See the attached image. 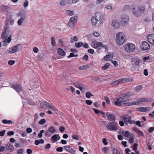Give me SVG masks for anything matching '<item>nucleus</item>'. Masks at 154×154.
Listing matches in <instances>:
<instances>
[{
	"mask_svg": "<svg viewBox=\"0 0 154 154\" xmlns=\"http://www.w3.org/2000/svg\"><path fill=\"white\" fill-rule=\"evenodd\" d=\"M131 11L133 14L136 17H140L141 16L142 14L137 10H136L135 8H133Z\"/></svg>",
	"mask_w": 154,
	"mask_h": 154,
	"instance_id": "obj_17",
	"label": "nucleus"
},
{
	"mask_svg": "<svg viewBox=\"0 0 154 154\" xmlns=\"http://www.w3.org/2000/svg\"><path fill=\"white\" fill-rule=\"evenodd\" d=\"M45 132V130H42L40 131V132L39 133L38 135V137L39 138H41L42 136V134L43 133H44Z\"/></svg>",
	"mask_w": 154,
	"mask_h": 154,
	"instance_id": "obj_49",
	"label": "nucleus"
},
{
	"mask_svg": "<svg viewBox=\"0 0 154 154\" xmlns=\"http://www.w3.org/2000/svg\"><path fill=\"white\" fill-rule=\"evenodd\" d=\"M147 40L149 42L154 45V35H148L147 36Z\"/></svg>",
	"mask_w": 154,
	"mask_h": 154,
	"instance_id": "obj_19",
	"label": "nucleus"
},
{
	"mask_svg": "<svg viewBox=\"0 0 154 154\" xmlns=\"http://www.w3.org/2000/svg\"><path fill=\"white\" fill-rule=\"evenodd\" d=\"M64 148L66 151L69 152L70 153L73 154L75 152L73 149H72L70 146H64Z\"/></svg>",
	"mask_w": 154,
	"mask_h": 154,
	"instance_id": "obj_22",
	"label": "nucleus"
},
{
	"mask_svg": "<svg viewBox=\"0 0 154 154\" xmlns=\"http://www.w3.org/2000/svg\"><path fill=\"white\" fill-rule=\"evenodd\" d=\"M0 8L1 11L3 12L7 11L10 8L8 6L5 5H3L1 6Z\"/></svg>",
	"mask_w": 154,
	"mask_h": 154,
	"instance_id": "obj_26",
	"label": "nucleus"
},
{
	"mask_svg": "<svg viewBox=\"0 0 154 154\" xmlns=\"http://www.w3.org/2000/svg\"><path fill=\"white\" fill-rule=\"evenodd\" d=\"M6 149L9 150L11 152H13L14 150L13 146L10 143H8L7 144Z\"/></svg>",
	"mask_w": 154,
	"mask_h": 154,
	"instance_id": "obj_27",
	"label": "nucleus"
},
{
	"mask_svg": "<svg viewBox=\"0 0 154 154\" xmlns=\"http://www.w3.org/2000/svg\"><path fill=\"white\" fill-rule=\"evenodd\" d=\"M1 38L2 39V42L4 43V46H7L8 43H10L12 40V35H10L7 38V37L10 32V30H9V27L8 24L6 23L5 26L3 28Z\"/></svg>",
	"mask_w": 154,
	"mask_h": 154,
	"instance_id": "obj_1",
	"label": "nucleus"
},
{
	"mask_svg": "<svg viewBox=\"0 0 154 154\" xmlns=\"http://www.w3.org/2000/svg\"><path fill=\"white\" fill-rule=\"evenodd\" d=\"M106 116L109 120L111 121H115L116 120L115 116L112 114H107Z\"/></svg>",
	"mask_w": 154,
	"mask_h": 154,
	"instance_id": "obj_25",
	"label": "nucleus"
},
{
	"mask_svg": "<svg viewBox=\"0 0 154 154\" xmlns=\"http://www.w3.org/2000/svg\"><path fill=\"white\" fill-rule=\"evenodd\" d=\"M73 85L75 87L78 88L80 86H82V83L79 82H74Z\"/></svg>",
	"mask_w": 154,
	"mask_h": 154,
	"instance_id": "obj_40",
	"label": "nucleus"
},
{
	"mask_svg": "<svg viewBox=\"0 0 154 154\" xmlns=\"http://www.w3.org/2000/svg\"><path fill=\"white\" fill-rule=\"evenodd\" d=\"M93 96V95L89 92H87L85 93V96L88 98H90L91 97Z\"/></svg>",
	"mask_w": 154,
	"mask_h": 154,
	"instance_id": "obj_44",
	"label": "nucleus"
},
{
	"mask_svg": "<svg viewBox=\"0 0 154 154\" xmlns=\"http://www.w3.org/2000/svg\"><path fill=\"white\" fill-rule=\"evenodd\" d=\"M120 21L122 24H127L129 21V17L126 15H123L121 17Z\"/></svg>",
	"mask_w": 154,
	"mask_h": 154,
	"instance_id": "obj_13",
	"label": "nucleus"
},
{
	"mask_svg": "<svg viewBox=\"0 0 154 154\" xmlns=\"http://www.w3.org/2000/svg\"><path fill=\"white\" fill-rule=\"evenodd\" d=\"M122 134L128 140L129 143H133L135 139V136L134 134L130 133L128 131L124 132H122Z\"/></svg>",
	"mask_w": 154,
	"mask_h": 154,
	"instance_id": "obj_3",
	"label": "nucleus"
},
{
	"mask_svg": "<svg viewBox=\"0 0 154 154\" xmlns=\"http://www.w3.org/2000/svg\"><path fill=\"white\" fill-rule=\"evenodd\" d=\"M77 22V17L75 16L72 17L69 21L68 25L71 27H74Z\"/></svg>",
	"mask_w": 154,
	"mask_h": 154,
	"instance_id": "obj_12",
	"label": "nucleus"
},
{
	"mask_svg": "<svg viewBox=\"0 0 154 154\" xmlns=\"http://www.w3.org/2000/svg\"><path fill=\"white\" fill-rule=\"evenodd\" d=\"M23 6L24 7L26 8L29 5V2L27 0H26L23 2Z\"/></svg>",
	"mask_w": 154,
	"mask_h": 154,
	"instance_id": "obj_54",
	"label": "nucleus"
},
{
	"mask_svg": "<svg viewBox=\"0 0 154 154\" xmlns=\"http://www.w3.org/2000/svg\"><path fill=\"white\" fill-rule=\"evenodd\" d=\"M112 26L114 28H118L120 26V24L118 21L116 20H113L112 23Z\"/></svg>",
	"mask_w": 154,
	"mask_h": 154,
	"instance_id": "obj_18",
	"label": "nucleus"
},
{
	"mask_svg": "<svg viewBox=\"0 0 154 154\" xmlns=\"http://www.w3.org/2000/svg\"><path fill=\"white\" fill-rule=\"evenodd\" d=\"M8 22L10 25H13L14 22V20L12 19H10L8 20Z\"/></svg>",
	"mask_w": 154,
	"mask_h": 154,
	"instance_id": "obj_52",
	"label": "nucleus"
},
{
	"mask_svg": "<svg viewBox=\"0 0 154 154\" xmlns=\"http://www.w3.org/2000/svg\"><path fill=\"white\" fill-rule=\"evenodd\" d=\"M99 47H100L105 49V51L106 52L108 50V47L107 45H104L101 42H99Z\"/></svg>",
	"mask_w": 154,
	"mask_h": 154,
	"instance_id": "obj_29",
	"label": "nucleus"
},
{
	"mask_svg": "<svg viewBox=\"0 0 154 154\" xmlns=\"http://www.w3.org/2000/svg\"><path fill=\"white\" fill-rule=\"evenodd\" d=\"M111 62L115 67H116L118 66V64L117 61L116 60H112Z\"/></svg>",
	"mask_w": 154,
	"mask_h": 154,
	"instance_id": "obj_58",
	"label": "nucleus"
},
{
	"mask_svg": "<svg viewBox=\"0 0 154 154\" xmlns=\"http://www.w3.org/2000/svg\"><path fill=\"white\" fill-rule=\"evenodd\" d=\"M51 45L52 46H54L55 45L56 42L55 38L54 37H52L51 38Z\"/></svg>",
	"mask_w": 154,
	"mask_h": 154,
	"instance_id": "obj_51",
	"label": "nucleus"
},
{
	"mask_svg": "<svg viewBox=\"0 0 154 154\" xmlns=\"http://www.w3.org/2000/svg\"><path fill=\"white\" fill-rule=\"evenodd\" d=\"M15 63V61L14 60H11L8 61V64L10 66L13 65Z\"/></svg>",
	"mask_w": 154,
	"mask_h": 154,
	"instance_id": "obj_59",
	"label": "nucleus"
},
{
	"mask_svg": "<svg viewBox=\"0 0 154 154\" xmlns=\"http://www.w3.org/2000/svg\"><path fill=\"white\" fill-rule=\"evenodd\" d=\"M17 16L21 17L17 21L18 25L20 26H22L26 19V15L23 12H20L17 14Z\"/></svg>",
	"mask_w": 154,
	"mask_h": 154,
	"instance_id": "obj_8",
	"label": "nucleus"
},
{
	"mask_svg": "<svg viewBox=\"0 0 154 154\" xmlns=\"http://www.w3.org/2000/svg\"><path fill=\"white\" fill-rule=\"evenodd\" d=\"M91 21L93 26H94L96 25L97 24V21L96 20V19L94 17V16H93L91 17Z\"/></svg>",
	"mask_w": 154,
	"mask_h": 154,
	"instance_id": "obj_32",
	"label": "nucleus"
},
{
	"mask_svg": "<svg viewBox=\"0 0 154 154\" xmlns=\"http://www.w3.org/2000/svg\"><path fill=\"white\" fill-rule=\"evenodd\" d=\"M133 130L135 132L139 133L140 135L142 136H144L143 133L138 128H136L134 127L133 128Z\"/></svg>",
	"mask_w": 154,
	"mask_h": 154,
	"instance_id": "obj_33",
	"label": "nucleus"
},
{
	"mask_svg": "<svg viewBox=\"0 0 154 154\" xmlns=\"http://www.w3.org/2000/svg\"><path fill=\"white\" fill-rule=\"evenodd\" d=\"M88 66L86 65H83L79 67V70H85L87 69Z\"/></svg>",
	"mask_w": 154,
	"mask_h": 154,
	"instance_id": "obj_47",
	"label": "nucleus"
},
{
	"mask_svg": "<svg viewBox=\"0 0 154 154\" xmlns=\"http://www.w3.org/2000/svg\"><path fill=\"white\" fill-rule=\"evenodd\" d=\"M11 87L15 89L17 93H19L22 91L23 89L21 85L17 83L12 85Z\"/></svg>",
	"mask_w": 154,
	"mask_h": 154,
	"instance_id": "obj_10",
	"label": "nucleus"
},
{
	"mask_svg": "<svg viewBox=\"0 0 154 154\" xmlns=\"http://www.w3.org/2000/svg\"><path fill=\"white\" fill-rule=\"evenodd\" d=\"M51 141L54 143L59 140L60 137L58 134H55L52 136L51 137Z\"/></svg>",
	"mask_w": 154,
	"mask_h": 154,
	"instance_id": "obj_20",
	"label": "nucleus"
},
{
	"mask_svg": "<svg viewBox=\"0 0 154 154\" xmlns=\"http://www.w3.org/2000/svg\"><path fill=\"white\" fill-rule=\"evenodd\" d=\"M44 104L47 106L48 108L51 109L54 112L56 111L57 110L56 108L53 107L51 104L47 102H45Z\"/></svg>",
	"mask_w": 154,
	"mask_h": 154,
	"instance_id": "obj_21",
	"label": "nucleus"
},
{
	"mask_svg": "<svg viewBox=\"0 0 154 154\" xmlns=\"http://www.w3.org/2000/svg\"><path fill=\"white\" fill-rule=\"evenodd\" d=\"M98 43L99 42H97L96 41L93 42L91 43V46L94 48L97 49L99 47Z\"/></svg>",
	"mask_w": 154,
	"mask_h": 154,
	"instance_id": "obj_31",
	"label": "nucleus"
},
{
	"mask_svg": "<svg viewBox=\"0 0 154 154\" xmlns=\"http://www.w3.org/2000/svg\"><path fill=\"white\" fill-rule=\"evenodd\" d=\"M142 88V87L141 85L137 86L135 88V91L137 92H139Z\"/></svg>",
	"mask_w": 154,
	"mask_h": 154,
	"instance_id": "obj_41",
	"label": "nucleus"
},
{
	"mask_svg": "<svg viewBox=\"0 0 154 154\" xmlns=\"http://www.w3.org/2000/svg\"><path fill=\"white\" fill-rule=\"evenodd\" d=\"M103 15L100 12H97L95 14L94 17L96 19L97 21H99L102 17Z\"/></svg>",
	"mask_w": 154,
	"mask_h": 154,
	"instance_id": "obj_23",
	"label": "nucleus"
},
{
	"mask_svg": "<svg viewBox=\"0 0 154 154\" xmlns=\"http://www.w3.org/2000/svg\"><path fill=\"white\" fill-rule=\"evenodd\" d=\"M39 117L37 113H35V114L34 117V122H36L37 120L38 119Z\"/></svg>",
	"mask_w": 154,
	"mask_h": 154,
	"instance_id": "obj_50",
	"label": "nucleus"
},
{
	"mask_svg": "<svg viewBox=\"0 0 154 154\" xmlns=\"http://www.w3.org/2000/svg\"><path fill=\"white\" fill-rule=\"evenodd\" d=\"M137 111L143 112H146L149 111L151 109L149 107H140L136 109Z\"/></svg>",
	"mask_w": 154,
	"mask_h": 154,
	"instance_id": "obj_16",
	"label": "nucleus"
},
{
	"mask_svg": "<svg viewBox=\"0 0 154 154\" xmlns=\"http://www.w3.org/2000/svg\"><path fill=\"white\" fill-rule=\"evenodd\" d=\"M2 122L4 124H10L12 123V121L10 120L4 119L2 121Z\"/></svg>",
	"mask_w": 154,
	"mask_h": 154,
	"instance_id": "obj_39",
	"label": "nucleus"
},
{
	"mask_svg": "<svg viewBox=\"0 0 154 154\" xmlns=\"http://www.w3.org/2000/svg\"><path fill=\"white\" fill-rule=\"evenodd\" d=\"M140 63V60L139 59H138V58H137L135 62V65H136L137 66H138L139 65Z\"/></svg>",
	"mask_w": 154,
	"mask_h": 154,
	"instance_id": "obj_56",
	"label": "nucleus"
},
{
	"mask_svg": "<svg viewBox=\"0 0 154 154\" xmlns=\"http://www.w3.org/2000/svg\"><path fill=\"white\" fill-rule=\"evenodd\" d=\"M137 10L142 14L145 12V7L143 5L140 6L138 7Z\"/></svg>",
	"mask_w": 154,
	"mask_h": 154,
	"instance_id": "obj_28",
	"label": "nucleus"
},
{
	"mask_svg": "<svg viewBox=\"0 0 154 154\" xmlns=\"http://www.w3.org/2000/svg\"><path fill=\"white\" fill-rule=\"evenodd\" d=\"M46 122V120L44 119H42L40 120L38 122V124L41 125H43Z\"/></svg>",
	"mask_w": 154,
	"mask_h": 154,
	"instance_id": "obj_46",
	"label": "nucleus"
},
{
	"mask_svg": "<svg viewBox=\"0 0 154 154\" xmlns=\"http://www.w3.org/2000/svg\"><path fill=\"white\" fill-rule=\"evenodd\" d=\"M44 143V140L42 139H40L39 140H36L35 141V144L36 145H38L39 144H43Z\"/></svg>",
	"mask_w": 154,
	"mask_h": 154,
	"instance_id": "obj_35",
	"label": "nucleus"
},
{
	"mask_svg": "<svg viewBox=\"0 0 154 154\" xmlns=\"http://www.w3.org/2000/svg\"><path fill=\"white\" fill-rule=\"evenodd\" d=\"M130 9V6L128 5H126L124 7L123 9L124 10H129Z\"/></svg>",
	"mask_w": 154,
	"mask_h": 154,
	"instance_id": "obj_63",
	"label": "nucleus"
},
{
	"mask_svg": "<svg viewBox=\"0 0 154 154\" xmlns=\"http://www.w3.org/2000/svg\"><path fill=\"white\" fill-rule=\"evenodd\" d=\"M116 42L119 45H122L126 40V35L122 32H119L116 34Z\"/></svg>",
	"mask_w": 154,
	"mask_h": 154,
	"instance_id": "obj_2",
	"label": "nucleus"
},
{
	"mask_svg": "<svg viewBox=\"0 0 154 154\" xmlns=\"http://www.w3.org/2000/svg\"><path fill=\"white\" fill-rule=\"evenodd\" d=\"M94 111V112L96 114H98L99 113H101L102 114L104 115L105 114L104 112L102 111H100V110H98L97 109H92Z\"/></svg>",
	"mask_w": 154,
	"mask_h": 154,
	"instance_id": "obj_42",
	"label": "nucleus"
},
{
	"mask_svg": "<svg viewBox=\"0 0 154 154\" xmlns=\"http://www.w3.org/2000/svg\"><path fill=\"white\" fill-rule=\"evenodd\" d=\"M66 14L69 16H71L73 15L74 12L73 11L70 10H67L65 11Z\"/></svg>",
	"mask_w": 154,
	"mask_h": 154,
	"instance_id": "obj_38",
	"label": "nucleus"
},
{
	"mask_svg": "<svg viewBox=\"0 0 154 154\" xmlns=\"http://www.w3.org/2000/svg\"><path fill=\"white\" fill-rule=\"evenodd\" d=\"M79 40V38L76 36L72 37L70 39V41L71 43L77 42Z\"/></svg>",
	"mask_w": 154,
	"mask_h": 154,
	"instance_id": "obj_34",
	"label": "nucleus"
},
{
	"mask_svg": "<svg viewBox=\"0 0 154 154\" xmlns=\"http://www.w3.org/2000/svg\"><path fill=\"white\" fill-rule=\"evenodd\" d=\"M149 99L146 98H142L138 99L137 101H135L136 102V105H138L142 102H147L149 101Z\"/></svg>",
	"mask_w": 154,
	"mask_h": 154,
	"instance_id": "obj_15",
	"label": "nucleus"
},
{
	"mask_svg": "<svg viewBox=\"0 0 154 154\" xmlns=\"http://www.w3.org/2000/svg\"><path fill=\"white\" fill-rule=\"evenodd\" d=\"M85 102L86 104L88 105H91L93 103L92 101L90 100H86Z\"/></svg>",
	"mask_w": 154,
	"mask_h": 154,
	"instance_id": "obj_61",
	"label": "nucleus"
},
{
	"mask_svg": "<svg viewBox=\"0 0 154 154\" xmlns=\"http://www.w3.org/2000/svg\"><path fill=\"white\" fill-rule=\"evenodd\" d=\"M33 52L35 53H37L38 51V49L36 47H34L33 49Z\"/></svg>",
	"mask_w": 154,
	"mask_h": 154,
	"instance_id": "obj_64",
	"label": "nucleus"
},
{
	"mask_svg": "<svg viewBox=\"0 0 154 154\" xmlns=\"http://www.w3.org/2000/svg\"><path fill=\"white\" fill-rule=\"evenodd\" d=\"M110 65V64L109 63L105 64L104 66H102V68L103 69L105 70L108 69Z\"/></svg>",
	"mask_w": 154,
	"mask_h": 154,
	"instance_id": "obj_45",
	"label": "nucleus"
},
{
	"mask_svg": "<svg viewBox=\"0 0 154 154\" xmlns=\"http://www.w3.org/2000/svg\"><path fill=\"white\" fill-rule=\"evenodd\" d=\"M102 142L105 145H106L108 144V142H107V140L106 138H103L102 140Z\"/></svg>",
	"mask_w": 154,
	"mask_h": 154,
	"instance_id": "obj_62",
	"label": "nucleus"
},
{
	"mask_svg": "<svg viewBox=\"0 0 154 154\" xmlns=\"http://www.w3.org/2000/svg\"><path fill=\"white\" fill-rule=\"evenodd\" d=\"M58 53L62 56H64L65 55V53L64 51L61 48H58L57 50Z\"/></svg>",
	"mask_w": 154,
	"mask_h": 154,
	"instance_id": "obj_30",
	"label": "nucleus"
},
{
	"mask_svg": "<svg viewBox=\"0 0 154 154\" xmlns=\"http://www.w3.org/2000/svg\"><path fill=\"white\" fill-rule=\"evenodd\" d=\"M125 48L127 52L130 53L135 50V46L132 43H129L125 45Z\"/></svg>",
	"mask_w": 154,
	"mask_h": 154,
	"instance_id": "obj_7",
	"label": "nucleus"
},
{
	"mask_svg": "<svg viewBox=\"0 0 154 154\" xmlns=\"http://www.w3.org/2000/svg\"><path fill=\"white\" fill-rule=\"evenodd\" d=\"M118 126L117 123L111 122L107 124L106 128L110 131H116L118 129Z\"/></svg>",
	"mask_w": 154,
	"mask_h": 154,
	"instance_id": "obj_5",
	"label": "nucleus"
},
{
	"mask_svg": "<svg viewBox=\"0 0 154 154\" xmlns=\"http://www.w3.org/2000/svg\"><path fill=\"white\" fill-rule=\"evenodd\" d=\"M120 119L123 121L126 125L128 123L131 124H135V121L132 119L131 116L127 117L125 115L122 116L120 117Z\"/></svg>",
	"mask_w": 154,
	"mask_h": 154,
	"instance_id": "obj_6",
	"label": "nucleus"
},
{
	"mask_svg": "<svg viewBox=\"0 0 154 154\" xmlns=\"http://www.w3.org/2000/svg\"><path fill=\"white\" fill-rule=\"evenodd\" d=\"M55 131L56 130L54 128L53 126H51L45 131V135L46 137H50L54 133Z\"/></svg>",
	"mask_w": 154,
	"mask_h": 154,
	"instance_id": "obj_9",
	"label": "nucleus"
},
{
	"mask_svg": "<svg viewBox=\"0 0 154 154\" xmlns=\"http://www.w3.org/2000/svg\"><path fill=\"white\" fill-rule=\"evenodd\" d=\"M119 83H120L119 80L118 79V80H116V81L112 82L111 83V85H115L119 84Z\"/></svg>",
	"mask_w": 154,
	"mask_h": 154,
	"instance_id": "obj_48",
	"label": "nucleus"
},
{
	"mask_svg": "<svg viewBox=\"0 0 154 154\" xmlns=\"http://www.w3.org/2000/svg\"><path fill=\"white\" fill-rule=\"evenodd\" d=\"M83 43L82 42H78L76 43L75 44V46L77 48H79L83 46Z\"/></svg>",
	"mask_w": 154,
	"mask_h": 154,
	"instance_id": "obj_36",
	"label": "nucleus"
},
{
	"mask_svg": "<svg viewBox=\"0 0 154 154\" xmlns=\"http://www.w3.org/2000/svg\"><path fill=\"white\" fill-rule=\"evenodd\" d=\"M113 154H120V152L117 149H114L113 150Z\"/></svg>",
	"mask_w": 154,
	"mask_h": 154,
	"instance_id": "obj_55",
	"label": "nucleus"
},
{
	"mask_svg": "<svg viewBox=\"0 0 154 154\" xmlns=\"http://www.w3.org/2000/svg\"><path fill=\"white\" fill-rule=\"evenodd\" d=\"M136 102L135 101H132L129 103H124L123 104L125 105L126 106H131L132 105H136Z\"/></svg>",
	"mask_w": 154,
	"mask_h": 154,
	"instance_id": "obj_37",
	"label": "nucleus"
},
{
	"mask_svg": "<svg viewBox=\"0 0 154 154\" xmlns=\"http://www.w3.org/2000/svg\"><path fill=\"white\" fill-rule=\"evenodd\" d=\"M125 82H131L133 81V79L132 78H125Z\"/></svg>",
	"mask_w": 154,
	"mask_h": 154,
	"instance_id": "obj_57",
	"label": "nucleus"
},
{
	"mask_svg": "<svg viewBox=\"0 0 154 154\" xmlns=\"http://www.w3.org/2000/svg\"><path fill=\"white\" fill-rule=\"evenodd\" d=\"M66 0H60V4L62 6H64L66 5Z\"/></svg>",
	"mask_w": 154,
	"mask_h": 154,
	"instance_id": "obj_53",
	"label": "nucleus"
},
{
	"mask_svg": "<svg viewBox=\"0 0 154 154\" xmlns=\"http://www.w3.org/2000/svg\"><path fill=\"white\" fill-rule=\"evenodd\" d=\"M140 47L143 51H145L149 49L150 46L147 42H143L140 45Z\"/></svg>",
	"mask_w": 154,
	"mask_h": 154,
	"instance_id": "obj_14",
	"label": "nucleus"
},
{
	"mask_svg": "<svg viewBox=\"0 0 154 154\" xmlns=\"http://www.w3.org/2000/svg\"><path fill=\"white\" fill-rule=\"evenodd\" d=\"M21 46L20 44H17L15 46L11 47L8 50L11 54H13L20 51V48Z\"/></svg>",
	"mask_w": 154,
	"mask_h": 154,
	"instance_id": "obj_11",
	"label": "nucleus"
},
{
	"mask_svg": "<svg viewBox=\"0 0 154 154\" xmlns=\"http://www.w3.org/2000/svg\"><path fill=\"white\" fill-rule=\"evenodd\" d=\"M6 147H5L4 146H0V152H2L5 150H6Z\"/></svg>",
	"mask_w": 154,
	"mask_h": 154,
	"instance_id": "obj_60",
	"label": "nucleus"
},
{
	"mask_svg": "<svg viewBox=\"0 0 154 154\" xmlns=\"http://www.w3.org/2000/svg\"><path fill=\"white\" fill-rule=\"evenodd\" d=\"M127 101L125 98L122 97H119L114 100L112 103L113 104L117 106H121L123 102H125Z\"/></svg>",
	"mask_w": 154,
	"mask_h": 154,
	"instance_id": "obj_4",
	"label": "nucleus"
},
{
	"mask_svg": "<svg viewBox=\"0 0 154 154\" xmlns=\"http://www.w3.org/2000/svg\"><path fill=\"white\" fill-rule=\"evenodd\" d=\"M113 58V54L106 55L104 57V60L106 61H109L111 60Z\"/></svg>",
	"mask_w": 154,
	"mask_h": 154,
	"instance_id": "obj_24",
	"label": "nucleus"
},
{
	"mask_svg": "<svg viewBox=\"0 0 154 154\" xmlns=\"http://www.w3.org/2000/svg\"><path fill=\"white\" fill-rule=\"evenodd\" d=\"M105 8L106 9L109 11H111L112 9V7L111 5H107L105 6Z\"/></svg>",
	"mask_w": 154,
	"mask_h": 154,
	"instance_id": "obj_43",
	"label": "nucleus"
}]
</instances>
